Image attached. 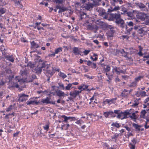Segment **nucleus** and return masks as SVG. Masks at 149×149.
<instances>
[{"label":"nucleus","mask_w":149,"mask_h":149,"mask_svg":"<svg viewBox=\"0 0 149 149\" xmlns=\"http://www.w3.org/2000/svg\"><path fill=\"white\" fill-rule=\"evenodd\" d=\"M104 19L109 21L115 19L116 23L118 24H120L121 25H123L124 23V21L121 18V15L120 13L107 14L104 17Z\"/></svg>","instance_id":"1"},{"label":"nucleus","mask_w":149,"mask_h":149,"mask_svg":"<svg viewBox=\"0 0 149 149\" xmlns=\"http://www.w3.org/2000/svg\"><path fill=\"white\" fill-rule=\"evenodd\" d=\"M96 2L94 0H88L87 3L84 6V8L86 10H88L91 8H92L94 5H96Z\"/></svg>","instance_id":"2"},{"label":"nucleus","mask_w":149,"mask_h":149,"mask_svg":"<svg viewBox=\"0 0 149 149\" xmlns=\"http://www.w3.org/2000/svg\"><path fill=\"white\" fill-rule=\"evenodd\" d=\"M143 28L139 25H135L134 26V29L136 32H137L139 36L142 37L145 33V31L143 30Z\"/></svg>","instance_id":"3"},{"label":"nucleus","mask_w":149,"mask_h":149,"mask_svg":"<svg viewBox=\"0 0 149 149\" xmlns=\"http://www.w3.org/2000/svg\"><path fill=\"white\" fill-rule=\"evenodd\" d=\"M131 110V109H130V111L127 110L124 112L121 111L120 113H119L117 116V118L121 119V120L127 118V115L130 113V111Z\"/></svg>","instance_id":"4"},{"label":"nucleus","mask_w":149,"mask_h":149,"mask_svg":"<svg viewBox=\"0 0 149 149\" xmlns=\"http://www.w3.org/2000/svg\"><path fill=\"white\" fill-rule=\"evenodd\" d=\"M105 26L107 29L108 30L109 29L108 32L107 33V36L109 37H113V34L115 33L113 27L110 25H106Z\"/></svg>","instance_id":"5"},{"label":"nucleus","mask_w":149,"mask_h":149,"mask_svg":"<svg viewBox=\"0 0 149 149\" xmlns=\"http://www.w3.org/2000/svg\"><path fill=\"white\" fill-rule=\"evenodd\" d=\"M51 100V97H47L45 99H42L41 102L45 104H55V101Z\"/></svg>","instance_id":"6"},{"label":"nucleus","mask_w":149,"mask_h":149,"mask_svg":"<svg viewBox=\"0 0 149 149\" xmlns=\"http://www.w3.org/2000/svg\"><path fill=\"white\" fill-rule=\"evenodd\" d=\"M19 101L20 102H23L27 100L28 97L29 96L28 95H26L24 93H22L19 95Z\"/></svg>","instance_id":"7"},{"label":"nucleus","mask_w":149,"mask_h":149,"mask_svg":"<svg viewBox=\"0 0 149 149\" xmlns=\"http://www.w3.org/2000/svg\"><path fill=\"white\" fill-rule=\"evenodd\" d=\"M87 29L89 30L93 31L94 32L96 33L98 28L96 25L89 24L87 25Z\"/></svg>","instance_id":"8"},{"label":"nucleus","mask_w":149,"mask_h":149,"mask_svg":"<svg viewBox=\"0 0 149 149\" xmlns=\"http://www.w3.org/2000/svg\"><path fill=\"white\" fill-rule=\"evenodd\" d=\"M48 68V66H47V69L45 73L47 77H51L55 73V72L53 71V70H52H52H49Z\"/></svg>","instance_id":"9"},{"label":"nucleus","mask_w":149,"mask_h":149,"mask_svg":"<svg viewBox=\"0 0 149 149\" xmlns=\"http://www.w3.org/2000/svg\"><path fill=\"white\" fill-rule=\"evenodd\" d=\"M61 117L64 119V120L63 121L65 122L66 123H68V120H70V121L74 120H76V118L75 117H67L65 115H62L61 116Z\"/></svg>","instance_id":"10"},{"label":"nucleus","mask_w":149,"mask_h":149,"mask_svg":"<svg viewBox=\"0 0 149 149\" xmlns=\"http://www.w3.org/2000/svg\"><path fill=\"white\" fill-rule=\"evenodd\" d=\"M147 14H146L143 13H140L137 15V17L141 21H144L145 20V19L146 17Z\"/></svg>","instance_id":"11"},{"label":"nucleus","mask_w":149,"mask_h":149,"mask_svg":"<svg viewBox=\"0 0 149 149\" xmlns=\"http://www.w3.org/2000/svg\"><path fill=\"white\" fill-rule=\"evenodd\" d=\"M81 92V91L75 90L74 91L70 92V95L73 98H75Z\"/></svg>","instance_id":"12"},{"label":"nucleus","mask_w":149,"mask_h":149,"mask_svg":"<svg viewBox=\"0 0 149 149\" xmlns=\"http://www.w3.org/2000/svg\"><path fill=\"white\" fill-rule=\"evenodd\" d=\"M39 64H40L41 65L40 66L42 69L46 67V66L47 64H46L47 62L46 61H44L43 60L40 59L38 61Z\"/></svg>","instance_id":"13"},{"label":"nucleus","mask_w":149,"mask_h":149,"mask_svg":"<svg viewBox=\"0 0 149 149\" xmlns=\"http://www.w3.org/2000/svg\"><path fill=\"white\" fill-rule=\"evenodd\" d=\"M132 126L135 128V131L136 132H140V128L141 127L143 126L142 125H139L137 124L134 123H132Z\"/></svg>","instance_id":"14"},{"label":"nucleus","mask_w":149,"mask_h":149,"mask_svg":"<svg viewBox=\"0 0 149 149\" xmlns=\"http://www.w3.org/2000/svg\"><path fill=\"white\" fill-rule=\"evenodd\" d=\"M21 75L23 76H26L28 73V70L26 68H22V69L20 71Z\"/></svg>","instance_id":"15"},{"label":"nucleus","mask_w":149,"mask_h":149,"mask_svg":"<svg viewBox=\"0 0 149 149\" xmlns=\"http://www.w3.org/2000/svg\"><path fill=\"white\" fill-rule=\"evenodd\" d=\"M99 12L100 15L101 16L103 17L104 18L107 14L109 13H108L107 12H106L105 10L104 9H100L99 10Z\"/></svg>","instance_id":"16"},{"label":"nucleus","mask_w":149,"mask_h":149,"mask_svg":"<svg viewBox=\"0 0 149 149\" xmlns=\"http://www.w3.org/2000/svg\"><path fill=\"white\" fill-rule=\"evenodd\" d=\"M113 6H115V3L119 2L120 4H122L123 3V1L122 0H109Z\"/></svg>","instance_id":"17"},{"label":"nucleus","mask_w":149,"mask_h":149,"mask_svg":"<svg viewBox=\"0 0 149 149\" xmlns=\"http://www.w3.org/2000/svg\"><path fill=\"white\" fill-rule=\"evenodd\" d=\"M57 95L59 97L65 96H67V95L64 93V92L60 90L56 92Z\"/></svg>","instance_id":"18"},{"label":"nucleus","mask_w":149,"mask_h":149,"mask_svg":"<svg viewBox=\"0 0 149 149\" xmlns=\"http://www.w3.org/2000/svg\"><path fill=\"white\" fill-rule=\"evenodd\" d=\"M135 5L138 6L140 9L144 8L146 7V6L141 3H135Z\"/></svg>","instance_id":"19"},{"label":"nucleus","mask_w":149,"mask_h":149,"mask_svg":"<svg viewBox=\"0 0 149 149\" xmlns=\"http://www.w3.org/2000/svg\"><path fill=\"white\" fill-rule=\"evenodd\" d=\"M111 69V68L110 66L108 65H106V66L104 67L103 70V72L104 73H107L109 72Z\"/></svg>","instance_id":"20"},{"label":"nucleus","mask_w":149,"mask_h":149,"mask_svg":"<svg viewBox=\"0 0 149 149\" xmlns=\"http://www.w3.org/2000/svg\"><path fill=\"white\" fill-rule=\"evenodd\" d=\"M73 53L77 55H79L80 54L79 50L78 47H74L73 48Z\"/></svg>","instance_id":"21"},{"label":"nucleus","mask_w":149,"mask_h":149,"mask_svg":"<svg viewBox=\"0 0 149 149\" xmlns=\"http://www.w3.org/2000/svg\"><path fill=\"white\" fill-rule=\"evenodd\" d=\"M42 68L40 66H38L35 68V70L36 71V73L38 74H40L42 71Z\"/></svg>","instance_id":"22"},{"label":"nucleus","mask_w":149,"mask_h":149,"mask_svg":"<svg viewBox=\"0 0 149 149\" xmlns=\"http://www.w3.org/2000/svg\"><path fill=\"white\" fill-rule=\"evenodd\" d=\"M31 45L32 47L34 48H37L40 47V46L36 43L34 41L31 42Z\"/></svg>","instance_id":"23"},{"label":"nucleus","mask_w":149,"mask_h":149,"mask_svg":"<svg viewBox=\"0 0 149 149\" xmlns=\"http://www.w3.org/2000/svg\"><path fill=\"white\" fill-rule=\"evenodd\" d=\"M96 23H98V24L99 25L101 26L102 27H105L106 28V25H108V24H105L104 22H102L100 21L99 22V20H97L96 22Z\"/></svg>","instance_id":"24"},{"label":"nucleus","mask_w":149,"mask_h":149,"mask_svg":"<svg viewBox=\"0 0 149 149\" xmlns=\"http://www.w3.org/2000/svg\"><path fill=\"white\" fill-rule=\"evenodd\" d=\"M129 117L132 119H134V121H135L136 120L137 118V117L135 114V113L134 112L132 113L131 115H130Z\"/></svg>","instance_id":"25"},{"label":"nucleus","mask_w":149,"mask_h":149,"mask_svg":"<svg viewBox=\"0 0 149 149\" xmlns=\"http://www.w3.org/2000/svg\"><path fill=\"white\" fill-rule=\"evenodd\" d=\"M70 126V125L68 124H64L61 126V129L62 130H68V127Z\"/></svg>","instance_id":"26"},{"label":"nucleus","mask_w":149,"mask_h":149,"mask_svg":"<svg viewBox=\"0 0 149 149\" xmlns=\"http://www.w3.org/2000/svg\"><path fill=\"white\" fill-rule=\"evenodd\" d=\"M112 73L113 74L115 72H116V74H119L120 73L119 72V70H118L117 69V67L116 66H113Z\"/></svg>","instance_id":"27"},{"label":"nucleus","mask_w":149,"mask_h":149,"mask_svg":"<svg viewBox=\"0 0 149 149\" xmlns=\"http://www.w3.org/2000/svg\"><path fill=\"white\" fill-rule=\"evenodd\" d=\"M86 14L84 12L81 13H80V18L79 20H82L83 19L85 18L86 17Z\"/></svg>","instance_id":"28"},{"label":"nucleus","mask_w":149,"mask_h":149,"mask_svg":"<svg viewBox=\"0 0 149 149\" xmlns=\"http://www.w3.org/2000/svg\"><path fill=\"white\" fill-rule=\"evenodd\" d=\"M6 11V9L4 8H0V15L1 16V15L5 13Z\"/></svg>","instance_id":"29"},{"label":"nucleus","mask_w":149,"mask_h":149,"mask_svg":"<svg viewBox=\"0 0 149 149\" xmlns=\"http://www.w3.org/2000/svg\"><path fill=\"white\" fill-rule=\"evenodd\" d=\"M83 86H85V88H83V86H79L78 87V89L79 90H81V91H82L83 90H85L87 88L88 86L87 85H84L83 84Z\"/></svg>","instance_id":"30"},{"label":"nucleus","mask_w":149,"mask_h":149,"mask_svg":"<svg viewBox=\"0 0 149 149\" xmlns=\"http://www.w3.org/2000/svg\"><path fill=\"white\" fill-rule=\"evenodd\" d=\"M121 53L122 54V55L123 56H124L125 57H127V54H128V53L127 52H126L123 49H122L121 51H120Z\"/></svg>","instance_id":"31"},{"label":"nucleus","mask_w":149,"mask_h":149,"mask_svg":"<svg viewBox=\"0 0 149 149\" xmlns=\"http://www.w3.org/2000/svg\"><path fill=\"white\" fill-rule=\"evenodd\" d=\"M146 24L147 25H149V14H147L146 15V17L145 19V20Z\"/></svg>","instance_id":"32"},{"label":"nucleus","mask_w":149,"mask_h":149,"mask_svg":"<svg viewBox=\"0 0 149 149\" xmlns=\"http://www.w3.org/2000/svg\"><path fill=\"white\" fill-rule=\"evenodd\" d=\"M68 10V8L65 7H61L60 10H59L58 12V13H61L63 12L66 11Z\"/></svg>","instance_id":"33"},{"label":"nucleus","mask_w":149,"mask_h":149,"mask_svg":"<svg viewBox=\"0 0 149 149\" xmlns=\"http://www.w3.org/2000/svg\"><path fill=\"white\" fill-rule=\"evenodd\" d=\"M27 67H29L30 68H33L34 67V64L31 61L29 62L27 65Z\"/></svg>","instance_id":"34"},{"label":"nucleus","mask_w":149,"mask_h":149,"mask_svg":"<svg viewBox=\"0 0 149 149\" xmlns=\"http://www.w3.org/2000/svg\"><path fill=\"white\" fill-rule=\"evenodd\" d=\"M146 111L145 110H142L141 112L140 117L141 118H143L146 113Z\"/></svg>","instance_id":"35"},{"label":"nucleus","mask_w":149,"mask_h":149,"mask_svg":"<svg viewBox=\"0 0 149 149\" xmlns=\"http://www.w3.org/2000/svg\"><path fill=\"white\" fill-rule=\"evenodd\" d=\"M67 135L68 136L73 137H74L75 136V134H74L73 132L70 131L68 132Z\"/></svg>","instance_id":"36"},{"label":"nucleus","mask_w":149,"mask_h":149,"mask_svg":"<svg viewBox=\"0 0 149 149\" xmlns=\"http://www.w3.org/2000/svg\"><path fill=\"white\" fill-rule=\"evenodd\" d=\"M119 136V134H115L113 136H111L112 139H114L115 140L114 141L115 142H116L117 139Z\"/></svg>","instance_id":"37"},{"label":"nucleus","mask_w":149,"mask_h":149,"mask_svg":"<svg viewBox=\"0 0 149 149\" xmlns=\"http://www.w3.org/2000/svg\"><path fill=\"white\" fill-rule=\"evenodd\" d=\"M6 58L7 60L10 61L11 62H13L14 61V59L11 56H6Z\"/></svg>","instance_id":"38"},{"label":"nucleus","mask_w":149,"mask_h":149,"mask_svg":"<svg viewBox=\"0 0 149 149\" xmlns=\"http://www.w3.org/2000/svg\"><path fill=\"white\" fill-rule=\"evenodd\" d=\"M72 86L71 83L69 84L65 88V90H70V88Z\"/></svg>","instance_id":"39"},{"label":"nucleus","mask_w":149,"mask_h":149,"mask_svg":"<svg viewBox=\"0 0 149 149\" xmlns=\"http://www.w3.org/2000/svg\"><path fill=\"white\" fill-rule=\"evenodd\" d=\"M62 51V48L61 47H59L57 49H56L54 53L55 54H57L58 53Z\"/></svg>","instance_id":"40"},{"label":"nucleus","mask_w":149,"mask_h":149,"mask_svg":"<svg viewBox=\"0 0 149 149\" xmlns=\"http://www.w3.org/2000/svg\"><path fill=\"white\" fill-rule=\"evenodd\" d=\"M140 94L141 97H144L146 95V92L144 91H140Z\"/></svg>","instance_id":"41"},{"label":"nucleus","mask_w":149,"mask_h":149,"mask_svg":"<svg viewBox=\"0 0 149 149\" xmlns=\"http://www.w3.org/2000/svg\"><path fill=\"white\" fill-rule=\"evenodd\" d=\"M59 75L60 77H61L63 79H64L67 77L66 75L65 74L61 72L59 73Z\"/></svg>","instance_id":"42"},{"label":"nucleus","mask_w":149,"mask_h":149,"mask_svg":"<svg viewBox=\"0 0 149 149\" xmlns=\"http://www.w3.org/2000/svg\"><path fill=\"white\" fill-rule=\"evenodd\" d=\"M53 1L56 4H60L63 2V0H53Z\"/></svg>","instance_id":"43"},{"label":"nucleus","mask_w":149,"mask_h":149,"mask_svg":"<svg viewBox=\"0 0 149 149\" xmlns=\"http://www.w3.org/2000/svg\"><path fill=\"white\" fill-rule=\"evenodd\" d=\"M143 78V77L142 76H140L138 77L135 78V80L136 82H138L141 79Z\"/></svg>","instance_id":"44"},{"label":"nucleus","mask_w":149,"mask_h":149,"mask_svg":"<svg viewBox=\"0 0 149 149\" xmlns=\"http://www.w3.org/2000/svg\"><path fill=\"white\" fill-rule=\"evenodd\" d=\"M26 104L27 105H30V104L34 105V100L27 101L26 102Z\"/></svg>","instance_id":"45"},{"label":"nucleus","mask_w":149,"mask_h":149,"mask_svg":"<svg viewBox=\"0 0 149 149\" xmlns=\"http://www.w3.org/2000/svg\"><path fill=\"white\" fill-rule=\"evenodd\" d=\"M136 85V84L135 82H133L131 83L130 85H129V86L131 87H133Z\"/></svg>","instance_id":"46"},{"label":"nucleus","mask_w":149,"mask_h":149,"mask_svg":"<svg viewBox=\"0 0 149 149\" xmlns=\"http://www.w3.org/2000/svg\"><path fill=\"white\" fill-rule=\"evenodd\" d=\"M111 125L113 127H115L117 128H119L120 127L119 124L118 123H113Z\"/></svg>","instance_id":"47"},{"label":"nucleus","mask_w":149,"mask_h":149,"mask_svg":"<svg viewBox=\"0 0 149 149\" xmlns=\"http://www.w3.org/2000/svg\"><path fill=\"white\" fill-rule=\"evenodd\" d=\"M128 95V93H125L124 92H122L120 95V96L122 97H127Z\"/></svg>","instance_id":"48"},{"label":"nucleus","mask_w":149,"mask_h":149,"mask_svg":"<svg viewBox=\"0 0 149 149\" xmlns=\"http://www.w3.org/2000/svg\"><path fill=\"white\" fill-rule=\"evenodd\" d=\"M113 11H114L113 8L112 7H110L108 9L107 12L109 13H111Z\"/></svg>","instance_id":"49"},{"label":"nucleus","mask_w":149,"mask_h":149,"mask_svg":"<svg viewBox=\"0 0 149 149\" xmlns=\"http://www.w3.org/2000/svg\"><path fill=\"white\" fill-rule=\"evenodd\" d=\"M49 128V126L48 125H46L45 126H43V128L46 130L47 131L48 130Z\"/></svg>","instance_id":"50"},{"label":"nucleus","mask_w":149,"mask_h":149,"mask_svg":"<svg viewBox=\"0 0 149 149\" xmlns=\"http://www.w3.org/2000/svg\"><path fill=\"white\" fill-rule=\"evenodd\" d=\"M103 145V146L104 148L109 149V145L107 143H104Z\"/></svg>","instance_id":"51"},{"label":"nucleus","mask_w":149,"mask_h":149,"mask_svg":"<svg viewBox=\"0 0 149 149\" xmlns=\"http://www.w3.org/2000/svg\"><path fill=\"white\" fill-rule=\"evenodd\" d=\"M90 52V50H85L83 52V53H84L85 55H86L89 53Z\"/></svg>","instance_id":"52"},{"label":"nucleus","mask_w":149,"mask_h":149,"mask_svg":"<svg viewBox=\"0 0 149 149\" xmlns=\"http://www.w3.org/2000/svg\"><path fill=\"white\" fill-rule=\"evenodd\" d=\"M7 50L6 49L4 48V46L3 45H1L0 47V50L1 51H6Z\"/></svg>","instance_id":"53"},{"label":"nucleus","mask_w":149,"mask_h":149,"mask_svg":"<svg viewBox=\"0 0 149 149\" xmlns=\"http://www.w3.org/2000/svg\"><path fill=\"white\" fill-rule=\"evenodd\" d=\"M132 144L135 145L137 142V140L135 138H133L132 140Z\"/></svg>","instance_id":"54"},{"label":"nucleus","mask_w":149,"mask_h":149,"mask_svg":"<svg viewBox=\"0 0 149 149\" xmlns=\"http://www.w3.org/2000/svg\"><path fill=\"white\" fill-rule=\"evenodd\" d=\"M58 84L59 85V86L60 87L62 88V89L64 90H65V88L64 87V86L63 84L61 83H58Z\"/></svg>","instance_id":"55"},{"label":"nucleus","mask_w":149,"mask_h":149,"mask_svg":"<svg viewBox=\"0 0 149 149\" xmlns=\"http://www.w3.org/2000/svg\"><path fill=\"white\" fill-rule=\"evenodd\" d=\"M120 9V7L119 6H115L113 8V10L114 11H116L118 10H119Z\"/></svg>","instance_id":"56"},{"label":"nucleus","mask_w":149,"mask_h":149,"mask_svg":"<svg viewBox=\"0 0 149 149\" xmlns=\"http://www.w3.org/2000/svg\"><path fill=\"white\" fill-rule=\"evenodd\" d=\"M92 65H91V67L95 69L97 67V64L96 63H92Z\"/></svg>","instance_id":"57"},{"label":"nucleus","mask_w":149,"mask_h":149,"mask_svg":"<svg viewBox=\"0 0 149 149\" xmlns=\"http://www.w3.org/2000/svg\"><path fill=\"white\" fill-rule=\"evenodd\" d=\"M103 115L106 118H109V115L107 112H104Z\"/></svg>","instance_id":"58"},{"label":"nucleus","mask_w":149,"mask_h":149,"mask_svg":"<svg viewBox=\"0 0 149 149\" xmlns=\"http://www.w3.org/2000/svg\"><path fill=\"white\" fill-rule=\"evenodd\" d=\"M12 105H11L9 107L7 108L6 109V111L8 112L10 111L12 109Z\"/></svg>","instance_id":"59"},{"label":"nucleus","mask_w":149,"mask_h":149,"mask_svg":"<svg viewBox=\"0 0 149 149\" xmlns=\"http://www.w3.org/2000/svg\"><path fill=\"white\" fill-rule=\"evenodd\" d=\"M126 14L127 15V16L130 17H132V13L131 12H127Z\"/></svg>","instance_id":"60"},{"label":"nucleus","mask_w":149,"mask_h":149,"mask_svg":"<svg viewBox=\"0 0 149 149\" xmlns=\"http://www.w3.org/2000/svg\"><path fill=\"white\" fill-rule=\"evenodd\" d=\"M128 23V25L130 26H133V23L132 21H130L128 22H127Z\"/></svg>","instance_id":"61"},{"label":"nucleus","mask_w":149,"mask_h":149,"mask_svg":"<svg viewBox=\"0 0 149 149\" xmlns=\"http://www.w3.org/2000/svg\"><path fill=\"white\" fill-rule=\"evenodd\" d=\"M52 70H53V71L55 70L56 71H57L58 72H59L60 71V69L58 68H56L55 67H52Z\"/></svg>","instance_id":"62"},{"label":"nucleus","mask_w":149,"mask_h":149,"mask_svg":"<svg viewBox=\"0 0 149 149\" xmlns=\"http://www.w3.org/2000/svg\"><path fill=\"white\" fill-rule=\"evenodd\" d=\"M72 40H73V41L74 42H80L79 39H76L75 38H72Z\"/></svg>","instance_id":"63"},{"label":"nucleus","mask_w":149,"mask_h":149,"mask_svg":"<svg viewBox=\"0 0 149 149\" xmlns=\"http://www.w3.org/2000/svg\"><path fill=\"white\" fill-rule=\"evenodd\" d=\"M83 122V121L81 120H78L76 123L78 124H81L82 122Z\"/></svg>","instance_id":"64"}]
</instances>
